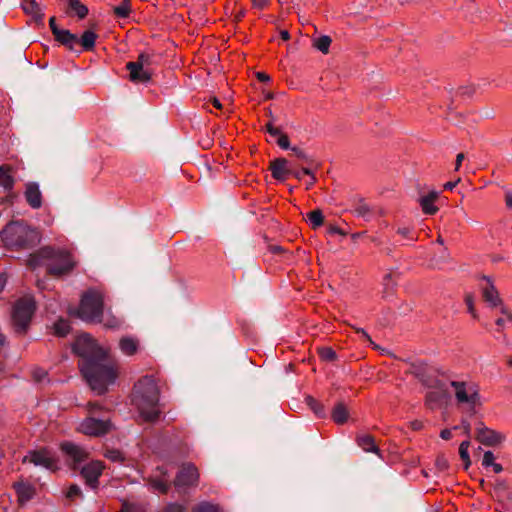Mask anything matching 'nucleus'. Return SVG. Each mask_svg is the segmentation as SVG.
I'll return each instance as SVG.
<instances>
[{
    "instance_id": "1",
    "label": "nucleus",
    "mask_w": 512,
    "mask_h": 512,
    "mask_svg": "<svg viewBox=\"0 0 512 512\" xmlns=\"http://www.w3.org/2000/svg\"><path fill=\"white\" fill-rule=\"evenodd\" d=\"M73 351L81 357L78 367L90 388L98 395L104 394L118 377L117 362L88 334L76 340Z\"/></svg>"
},
{
    "instance_id": "2",
    "label": "nucleus",
    "mask_w": 512,
    "mask_h": 512,
    "mask_svg": "<svg viewBox=\"0 0 512 512\" xmlns=\"http://www.w3.org/2000/svg\"><path fill=\"white\" fill-rule=\"evenodd\" d=\"M159 396L158 384L153 376L146 375L134 385L132 404L143 422L153 423L160 419L162 410L159 405Z\"/></svg>"
},
{
    "instance_id": "3",
    "label": "nucleus",
    "mask_w": 512,
    "mask_h": 512,
    "mask_svg": "<svg viewBox=\"0 0 512 512\" xmlns=\"http://www.w3.org/2000/svg\"><path fill=\"white\" fill-rule=\"evenodd\" d=\"M27 266L30 269L45 266L47 274L53 277H61L72 272L76 266V261L72 253L66 249L46 246L29 256Z\"/></svg>"
},
{
    "instance_id": "4",
    "label": "nucleus",
    "mask_w": 512,
    "mask_h": 512,
    "mask_svg": "<svg viewBox=\"0 0 512 512\" xmlns=\"http://www.w3.org/2000/svg\"><path fill=\"white\" fill-rule=\"evenodd\" d=\"M456 406L469 415H474L481 406L480 387L472 381H452Z\"/></svg>"
},
{
    "instance_id": "5",
    "label": "nucleus",
    "mask_w": 512,
    "mask_h": 512,
    "mask_svg": "<svg viewBox=\"0 0 512 512\" xmlns=\"http://www.w3.org/2000/svg\"><path fill=\"white\" fill-rule=\"evenodd\" d=\"M104 313V294L97 289H89L80 299L76 315L87 323H101Z\"/></svg>"
},
{
    "instance_id": "6",
    "label": "nucleus",
    "mask_w": 512,
    "mask_h": 512,
    "mask_svg": "<svg viewBox=\"0 0 512 512\" xmlns=\"http://www.w3.org/2000/svg\"><path fill=\"white\" fill-rule=\"evenodd\" d=\"M86 407L89 416L79 424L77 431L90 437H102L108 434L113 428L112 422L109 419L95 417L103 407L97 402H88Z\"/></svg>"
},
{
    "instance_id": "7",
    "label": "nucleus",
    "mask_w": 512,
    "mask_h": 512,
    "mask_svg": "<svg viewBox=\"0 0 512 512\" xmlns=\"http://www.w3.org/2000/svg\"><path fill=\"white\" fill-rule=\"evenodd\" d=\"M35 309L36 304L32 296L26 295L16 301L12 311V321L16 332L21 334L26 332Z\"/></svg>"
},
{
    "instance_id": "8",
    "label": "nucleus",
    "mask_w": 512,
    "mask_h": 512,
    "mask_svg": "<svg viewBox=\"0 0 512 512\" xmlns=\"http://www.w3.org/2000/svg\"><path fill=\"white\" fill-rule=\"evenodd\" d=\"M152 57L147 53H140L135 61L126 64L129 78L134 83H147L152 79L153 70L150 68Z\"/></svg>"
},
{
    "instance_id": "9",
    "label": "nucleus",
    "mask_w": 512,
    "mask_h": 512,
    "mask_svg": "<svg viewBox=\"0 0 512 512\" xmlns=\"http://www.w3.org/2000/svg\"><path fill=\"white\" fill-rule=\"evenodd\" d=\"M60 450L72 470H77L79 465L89 458V452L85 448L70 441L62 442Z\"/></svg>"
},
{
    "instance_id": "10",
    "label": "nucleus",
    "mask_w": 512,
    "mask_h": 512,
    "mask_svg": "<svg viewBox=\"0 0 512 512\" xmlns=\"http://www.w3.org/2000/svg\"><path fill=\"white\" fill-rule=\"evenodd\" d=\"M105 468L106 466L104 462L100 460H91L81 467L80 475L88 487L93 490H97L100 484L99 478L103 474Z\"/></svg>"
},
{
    "instance_id": "11",
    "label": "nucleus",
    "mask_w": 512,
    "mask_h": 512,
    "mask_svg": "<svg viewBox=\"0 0 512 512\" xmlns=\"http://www.w3.org/2000/svg\"><path fill=\"white\" fill-rule=\"evenodd\" d=\"M29 461L37 466H43L49 470L58 469V461L47 448L32 450L23 458V463Z\"/></svg>"
},
{
    "instance_id": "12",
    "label": "nucleus",
    "mask_w": 512,
    "mask_h": 512,
    "mask_svg": "<svg viewBox=\"0 0 512 512\" xmlns=\"http://www.w3.org/2000/svg\"><path fill=\"white\" fill-rule=\"evenodd\" d=\"M199 481V472L194 464H184L174 479L175 487L195 486Z\"/></svg>"
},
{
    "instance_id": "13",
    "label": "nucleus",
    "mask_w": 512,
    "mask_h": 512,
    "mask_svg": "<svg viewBox=\"0 0 512 512\" xmlns=\"http://www.w3.org/2000/svg\"><path fill=\"white\" fill-rule=\"evenodd\" d=\"M476 439L485 446H496L503 441L504 436L481 423L476 429Z\"/></svg>"
},
{
    "instance_id": "14",
    "label": "nucleus",
    "mask_w": 512,
    "mask_h": 512,
    "mask_svg": "<svg viewBox=\"0 0 512 512\" xmlns=\"http://www.w3.org/2000/svg\"><path fill=\"white\" fill-rule=\"evenodd\" d=\"M480 286L483 300L486 303H488L491 307H497L502 304L499 293L489 277L484 276Z\"/></svg>"
},
{
    "instance_id": "15",
    "label": "nucleus",
    "mask_w": 512,
    "mask_h": 512,
    "mask_svg": "<svg viewBox=\"0 0 512 512\" xmlns=\"http://www.w3.org/2000/svg\"><path fill=\"white\" fill-rule=\"evenodd\" d=\"M24 196L31 208L39 209L42 206V194L37 183L28 182L25 185Z\"/></svg>"
},
{
    "instance_id": "16",
    "label": "nucleus",
    "mask_w": 512,
    "mask_h": 512,
    "mask_svg": "<svg viewBox=\"0 0 512 512\" xmlns=\"http://www.w3.org/2000/svg\"><path fill=\"white\" fill-rule=\"evenodd\" d=\"M438 199L439 193L436 191H430L429 193L422 195L418 199L422 212L426 215H435L439 211V207L436 205Z\"/></svg>"
},
{
    "instance_id": "17",
    "label": "nucleus",
    "mask_w": 512,
    "mask_h": 512,
    "mask_svg": "<svg viewBox=\"0 0 512 512\" xmlns=\"http://www.w3.org/2000/svg\"><path fill=\"white\" fill-rule=\"evenodd\" d=\"M24 231L23 228L13 224H9L3 230V239L11 244L18 247L24 246V240L20 237V234Z\"/></svg>"
},
{
    "instance_id": "18",
    "label": "nucleus",
    "mask_w": 512,
    "mask_h": 512,
    "mask_svg": "<svg viewBox=\"0 0 512 512\" xmlns=\"http://www.w3.org/2000/svg\"><path fill=\"white\" fill-rule=\"evenodd\" d=\"M356 442L365 452H372L380 456V449L376 444L375 438L368 433L358 434Z\"/></svg>"
},
{
    "instance_id": "19",
    "label": "nucleus",
    "mask_w": 512,
    "mask_h": 512,
    "mask_svg": "<svg viewBox=\"0 0 512 512\" xmlns=\"http://www.w3.org/2000/svg\"><path fill=\"white\" fill-rule=\"evenodd\" d=\"M272 177L277 180H285L288 175L287 160L285 158H277L270 163L269 167Z\"/></svg>"
},
{
    "instance_id": "20",
    "label": "nucleus",
    "mask_w": 512,
    "mask_h": 512,
    "mask_svg": "<svg viewBox=\"0 0 512 512\" xmlns=\"http://www.w3.org/2000/svg\"><path fill=\"white\" fill-rule=\"evenodd\" d=\"M13 488L16 491L18 501L20 503H25V502L29 501L35 493V489L33 488L32 485H30L29 483L22 482V481L15 482L13 484Z\"/></svg>"
},
{
    "instance_id": "21",
    "label": "nucleus",
    "mask_w": 512,
    "mask_h": 512,
    "mask_svg": "<svg viewBox=\"0 0 512 512\" xmlns=\"http://www.w3.org/2000/svg\"><path fill=\"white\" fill-rule=\"evenodd\" d=\"M54 38L69 50H73L74 46L78 44V37L75 34H72L69 30L60 29L59 31H56Z\"/></svg>"
},
{
    "instance_id": "22",
    "label": "nucleus",
    "mask_w": 512,
    "mask_h": 512,
    "mask_svg": "<svg viewBox=\"0 0 512 512\" xmlns=\"http://www.w3.org/2000/svg\"><path fill=\"white\" fill-rule=\"evenodd\" d=\"M444 397L445 392L443 389L436 388L431 390L425 396V405L430 409H434L442 404Z\"/></svg>"
},
{
    "instance_id": "23",
    "label": "nucleus",
    "mask_w": 512,
    "mask_h": 512,
    "mask_svg": "<svg viewBox=\"0 0 512 512\" xmlns=\"http://www.w3.org/2000/svg\"><path fill=\"white\" fill-rule=\"evenodd\" d=\"M161 477H151L149 478V484L154 491H157L161 494H166L170 488V483L168 481V477L166 472L161 471Z\"/></svg>"
},
{
    "instance_id": "24",
    "label": "nucleus",
    "mask_w": 512,
    "mask_h": 512,
    "mask_svg": "<svg viewBox=\"0 0 512 512\" xmlns=\"http://www.w3.org/2000/svg\"><path fill=\"white\" fill-rule=\"evenodd\" d=\"M119 347L125 355L132 356L138 351L139 341L133 337H123L119 341Z\"/></svg>"
},
{
    "instance_id": "25",
    "label": "nucleus",
    "mask_w": 512,
    "mask_h": 512,
    "mask_svg": "<svg viewBox=\"0 0 512 512\" xmlns=\"http://www.w3.org/2000/svg\"><path fill=\"white\" fill-rule=\"evenodd\" d=\"M11 172L12 168L10 165L0 166V186H2L7 191L12 190L15 183Z\"/></svg>"
},
{
    "instance_id": "26",
    "label": "nucleus",
    "mask_w": 512,
    "mask_h": 512,
    "mask_svg": "<svg viewBox=\"0 0 512 512\" xmlns=\"http://www.w3.org/2000/svg\"><path fill=\"white\" fill-rule=\"evenodd\" d=\"M98 36L95 32L91 30H86L80 39H78V43L83 47L85 51H92L95 47V43Z\"/></svg>"
},
{
    "instance_id": "27",
    "label": "nucleus",
    "mask_w": 512,
    "mask_h": 512,
    "mask_svg": "<svg viewBox=\"0 0 512 512\" xmlns=\"http://www.w3.org/2000/svg\"><path fill=\"white\" fill-rule=\"evenodd\" d=\"M23 10L26 14L31 15L36 22H40L43 19V13L41 12V8L35 1L25 2L23 5Z\"/></svg>"
},
{
    "instance_id": "28",
    "label": "nucleus",
    "mask_w": 512,
    "mask_h": 512,
    "mask_svg": "<svg viewBox=\"0 0 512 512\" xmlns=\"http://www.w3.org/2000/svg\"><path fill=\"white\" fill-rule=\"evenodd\" d=\"M333 421L337 424H344L348 419V411L343 403H338L332 410Z\"/></svg>"
},
{
    "instance_id": "29",
    "label": "nucleus",
    "mask_w": 512,
    "mask_h": 512,
    "mask_svg": "<svg viewBox=\"0 0 512 512\" xmlns=\"http://www.w3.org/2000/svg\"><path fill=\"white\" fill-rule=\"evenodd\" d=\"M70 331V324L67 320L60 318L53 325V334L58 337H65Z\"/></svg>"
},
{
    "instance_id": "30",
    "label": "nucleus",
    "mask_w": 512,
    "mask_h": 512,
    "mask_svg": "<svg viewBox=\"0 0 512 512\" xmlns=\"http://www.w3.org/2000/svg\"><path fill=\"white\" fill-rule=\"evenodd\" d=\"M307 219L313 229L322 226L324 223V216L320 209H315L307 213Z\"/></svg>"
},
{
    "instance_id": "31",
    "label": "nucleus",
    "mask_w": 512,
    "mask_h": 512,
    "mask_svg": "<svg viewBox=\"0 0 512 512\" xmlns=\"http://www.w3.org/2000/svg\"><path fill=\"white\" fill-rule=\"evenodd\" d=\"M132 11L130 0H123L122 3L113 8L114 15L118 18L129 17Z\"/></svg>"
},
{
    "instance_id": "32",
    "label": "nucleus",
    "mask_w": 512,
    "mask_h": 512,
    "mask_svg": "<svg viewBox=\"0 0 512 512\" xmlns=\"http://www.w3.org/2000/svg\"><path fill=\"white\" fill-rule=\"evenodd\" d=\"M469 447H470L469 440L463 441L459 446V455H460L461 460L463 461L465 470H467L471 465V460H470V456H469V452H468Z\"/></svg>"
},
{
    "instance_id": "33",
    "label": "nucleus",
    "mask_w": 512,
    "mask_h": 512,
    "mask_svg": "<svg viewBox=\"0 0 512 512\" xmlns=\"http://www.w3.org/2000/svg\"><path fill=\"white\" fill-rule=\"evenodd\" d=\"M69 7L71 10L75 12V14L83 19L88 14V8L82 4L79 0H69Z\"/></svg>"
},
{
    "instance_id": "34",
    "label": "nucleus",
    "mask_w": 512,
    "mask_h": 512,
    "mask_svg": "<svg viewBox=\"0 0 512 512\" xmlns=\"http://www.w3.org/2000/svg\"><path fill=\"white\" fill-rule=\"evenodd\" d=\"M306 403L317 416H324V406L317 399L312 396H307Z\"/></svg>"
},
{
    "instance_id": "35",
    "label": "nucleus",
    "mask_w": 512,
    "mask_h": 512,
    "mask_svg": "<svg viewBox=\"0 0 512 512\" xmlns=\"http://www.w3.org/2000/svg\"><path fill=\"white\" fill-rule=\"evenodd\" d=\"M104 457L112 462L122 463L124 461L123 453L118 449L107 448L104 452Z\"/></svg>"
},
{
    "instance_id": "36",
    "label": "nucleus",
    "mask_w": 512,
    "mask_h": 512,
    "mask_svg": "<svg viewBox=\"0 0 512 512\" xmlns=\"http://www.w3.org/2000/svg\"><path fill=\"white\" fill-rule=\"evenodd\" d=\"M192 512H221V509L218 505L209 502H201L193 507Z\"/></svg>"
},
{
    "instance_id": "37",
    "label": "nucleus",
    "mask_w": 512,
    "mask_h": 512,
    "mask_svg": "<svg viewBox=\"0 0 512 512\" xmlns=\"http://www.w3.org/2000/svg\"><path fill=\"white\" fill-rule=\"evenodd\" d=\"M331 42H332V40L329 36H321L315 40L314 46L319 51L326 54L329 52V47L331 45Z\"/></svg>"
},
{
    "instance_id": "38",
    "label": "nucleus",
    "mask_w": 512,
    "mask_h": 512,
    "mask_svg": "<svg viewBox=\"0 0 512 512\" xmlns=\"http://www.w3.org/2000/svg\"><path fill=\"white\" fill-rule=\"evenodd\" d=\"M318 354L325 361H335L337 359L336 352L330 347H322L318 349Z\"/></svg>"
},
{
    "instance_id": "39",
    "label": "nucleus",
    "mask_w": 512,
    "mask_h": 512,
    "mask_svg": "<svg viewBox=\"0 0 512 512\" xmlns=\"http://www.w3.org/2000/svg\"><path fill=\"white\" fill-rule=\"evenodd\" d=\"M81 495H82V492H81L79 486L76 484L70 485L66 492V497L71 501H73L77 497H81Z\"/></svg>"
},
{
    "instance_id": "40",
    "label": "nucleus",
    "mask_w": 512,
    "mask_h": 512,
    "mask_svg": "<svg viewBox=\"0 0 512 512\" xmlns=\"http://www.w3.org/2000/svg\"><path fill=\"white\" fill-rule=\"evenodd\" d=\"M465 303H466V305H467V307H468V311H469V313L472 315V317H473L474 319H477V318H478V314H477V312H476V310H475V306H474V297H473V295H471V294H466V295H465Z\"/></svg>"
},
{
    "instance_id": "41",
    "label": "nucleus",
    "mask_w": 512,
    "mask_h": 512,
    "mask_svg": "<svg viewBox=\"0 0 512 512\" xmlns=\"http://www.w3.org/2000/svg\"><path fill=\"white\" fill-rule=\"evenodd\" d=\"M302 171L304 172L305 175L309 176V180L307 182V189H310L317 182L315 172L313 171V169L308 168V167H303Z\"/></svg>"
},
{
    "instance_id": "42",
    "label": "nucleus",
    "mask_w": 512,
    "mask_h": 512,
    "mask_svg": "<svg viewBox=\"0 0 512 512\" xmlns=\"http://www.w3.org/2000/svg\"><path fill=\"white\" fill-rule=\"evenodd\" d=\"M397 233L400 234L403 238L415 241L417 240V237L414 236V233L412 232L411 228L409 227H401L397 230Z\"/></svg>"
},
{
    "instance_id": "43",
    "label": "nucleus",
    "mask_w": 512,
    "mask_h": 512,
    "mask_svg": "<svg viewBox=\"0 0 512 512\" xmlns=\"http://www.w3.org/2000/svg\"><path fill=\"white\" fill-rule=\"evenodd\" d=\"M495 462V456L493 454V452L491 451H486L483 455V460H482V465L484 467H489V466H492Z\"/></svg>"
},
{
    "instance_id": "44",
    "label": "nucleus",
    "mask_w": 512,
    "mask_h": 512,
    "mask_svg": "<svg viewBox=\"0 0 512 512\" xmlns=\"http://www.w3.org/2000/svg\"><path fill=\"white\" fill-rule=\"evenodd\" d=\"M352 328L355 330L356 333L358 334H361L362 337L367 341L369 342L370 345L373 346L374 349L378 348V346L373 342V340L371 339V337L369 336V334L362 328H358V327H354L352 326Z\"/></svg>"
},
{
    "instance_id": "45",
    "label": "nucleus",
    "mask_w": 512,
    "mask_h": 512,
    "mask_svg": "<svg viewBox=\"0 0 512 512\" xmlns=\"http://www.w3.org/2000/svg\"><path fill=\"white\" fill-rule=\"evenodd\" d=\"M32 375L36 382H41L47 377V372L43 369L36 368L33 370Z\"/></svg>"
},
{
    "instance_id": "46",
    "label": "nucleus",
    "mask_w": 512,
    "mask_h": 512,
    "mask_svg": "<svg viewBox=\"0 0 512 512\" xmlns=\"http://www.w3.org/2000/svg\"><path fill=\"white\" fill-rule=\"evenodd\" d=\"M277 144L283 148V149H287L289 147V144H290V141H289V138L286 134H280L278 136V139H277Z\"/></svg>"
},
{
    "instance_id": "47",
    "label": "nucleus",
    "mask_w": 512,
    "mask_h": 512,
    "mask_svg": "<svg viewBox=\"0 0 512 512\" xmlns=\"http://www.w3.org/2000/svg\"><path fill=\"white\" fill-rule=\"evenodd\" d=\"M254 9L263 10L268 7L269 0H251Z\"/></svg>"
},
{
    "instance_id": "48",
    "label": "nucleus",
    "mask_w": 512,
    "mask_h": 512,
    "mask_svg": "<svg viewBox=\"0 0 512 512\" xmlns=\"http://www.w3.org/2000/svg\"><path fill=\"white\" fill-rule=\"evenodd\" d=\"M185 508L179 504H170L168 505L163 512H184Z\"/></svg>"
},
{
    "instance_id": "49",
    "label": "nucleus",
    "mask_w": 512,
    "mask_h": 512,
    "mask_svg": "<svg viewBox=\"0 0 512 512\" xmlns=\"http://www.w3.org/2000/svg\"><path fill=\"white\" fill-rule=\"evenodd\" d=\"M266 131L272 136H279L281 134L280 129L270 122L266 124Z\"/></svg>"
},
{
    "instance_id": "50",
    "label": "nucleus",
    "mask_w": 512,
    "mask_h": 512,
    "mask_svg": "<svg viewBox=\"0 0 512 512\" xmlns=\"http://www.w3.org/2000/svg\"><path fill=\"white\" fill-rule=\"evenodd\" d=\"M256 78L260 82H268L270 81V76L265 72H257Z\"/></svg>"
},
{
    "instance_id": "51",
    "label": "nucleus",
    "mask_w": 512,
    "mask_h": 512,
    "mask_svg": "<svg viewBox=\"0 0 512 512\" xmlns=\"http://www.w3.org/2000/svg\"><path fill=\"white\" fill-rule=\"evenodd\" d=\"M49 26L53 36L55 35L56 31L60 30V28H58V26L56 25V18L54 16L49 19Z\"/></svg>"
},
{
    "instance_id": "52",
    "label": "nucleus",
    "mask_w": 512,
    "mask_h": 512,
    "mask_svg": "<svg viewBox=\"0 0 512 512\" xmlns=\"http://www.w3.org/2000/svg\"><path fill=\"white\" fill-rule=\"evenodd\" d=\"M461 426H462L466 436L469 437L470 436V432H471V425H470V423L468 421H466V420H462Z\"/></svg>"
},
{
    "instance_id": "53",
    "label": "nucleus",
    "mask_w": 512,
    "mask_h": 512,
    "mask_svg": "<svg viewBox=\"0 0 512 512\" xmlns=\"http://www.w3.org/2000/svg\"><path fill=\"white\" fill-rule=\"evenodd\" d=\"M440 437L443 440H450L452 438V431L450 429H443L440 432Z\"/></svg>"
},
{
    "instance_id": "54",
    "label": "nucleus",
    "mask_w": 512,
    "mask_h": 512,
    "mask_svg": "<svg viewBox=\"0 0 512 512\" xmlns=\"http://www.w3.org/2000/svg\"><path fill=\"white\" fill-rule=\"evenodd\" d=\"M423 422L420 421V420H415L413 422H411V428L413 430H421L423 428Z\"/></svg>"
},
{
    "instance_id": "55",
    "label": "nucleus",
    "mask_w": 512,
    "mask_h": 512,
    "mask_svg": "<svg viewBox=\"0 0 512 512\" xmlns=\"http://www.w3.org/2000/svg\"><path fill=\"white\" fill-rule=\"evenodd\" d=\"M464 160V154L459 153L456 157V163H455V169L458 170L462 164V161Z\"/></svg>"
},
{
    "instance_id": "56",
    "label": "nucleus",
    "mask_w": 512,
    "mask_h": 512,
    "mask_svg": "<svg viewBox=\"0 0 512 512\" xmlns=\"http://www.w3.org/2000/svg\"><path fill=\"white\" fill-rule=\"evenodd\" d=\"M280 37L283 41H288L290 39V33L287 30L280 31Z\"/></svg>"
},
{
    "instance_id": "57",
    "label": "nucleus",
    "mask_w": 512,
    "mask_h": 512,
    "mask_svg": "<svg viewBox=\"0 0 512 512\" xmlns=\"http://www.w3.org/2000/svg\"><path fill=\"white\" fill-rule=\"evenodd\" d=\"M211 103H212V105H213V107H214V108H216V109H218V110H221V109H222V104H221V102H220L217 98H215V97H214V98L211 100Z\"/></svg>"
},
{
    "instance_id": "58",
    "label": "nucleus",
    "mask_w": 512,
    "mask_h": 512,
    "mask_svg": "<svg viewBox=\"0 0 512 512\" xmlns=\"http://www.w3.org/2000/svg\"><path fill=\"white\" fill-rule=\"evenodd\" d=\"M492 467H493V470H494V472H495V473H500V472H502V470H503L502 465H501V464H499V463H495V462H494V464L492 465Z\"/></svg>"
},
{
    "instance_id": "59",
    "label": "nucleus",
    "mask_w": 512,
    "mask_h": 512,
    "mask_svg": "<svg viewBox=\"0 0 512 512\" xmlns=\"http://www.w3.org/2000/svg\"><path fill=\"white\" fill-rule=\"evenodd\" d=\"M5 284H6V277L4 274L0 273V292L3 290Z\"/></svg>"
},
{
    "instance_id": "60",
    "label": "nucleus",
    "mask_w": 512,
    "mask_h": 512,
    "mask_svg": "<svg viewBox=\"0 0 512 512\" xmlns=\"http://www.w3.org/2000/svg\"><path fill=\"white\" fill-rule=\"evenodd\" d=\"M457 182H447L444 184L445 190H452L456 186Z\"/></svg>"
},
{
    "instance_id": "61",
    "label": "nucleus",
    "mask_w": 512,
    "mask_h": 512,
    "mask_svg": "<svg viewBox=\"0 0 512 512\" xmlns=\"http://www.w3.org/2000/svg\"><path fill=\"white\" fill-rule=\"evenodd\" d=\"M506 204L508 207L512 208V194L506 195Z\"/></svg>"
},
{
    "instance_id": "62",
    "label": "nucleus",
    "mask_w": 512,
    "mask_h": 512,
    "mask_svg": "<svg viewBox=\"0 0 512 512\" xmlns=\"http://www.w3.org/2000/svg\"><path fill=\"white\" fill-rule=\"evenodd\" d=\"M271 250H272L273 253H282L283 252V249L280 246H273L271 248Z\"/></svg>"
},
{
    "instance_id": "63",
    "label": "nucleus",
    "mask_w": 512,
    "mask_h": 512,
    "mask_svg": "<svg viewBox=\"0 0 512 512\" xmlns=\"http://www.w3.org/2000/svg\"><path fill=\"white\" fill-rule=\"evenodd\" d=\"M501 312L507 316L508 320L512 321V314L508 313L504 307H501Z\"/></svg>"
},
{
    "instance_id": "64",
    "label": "nucleus",
    "mask_w": 512,
    "mask_h": 512,
    "mask_svg": "<svg viewBox=\"0 0 512 512\" xmlns=\"http://www.w3.org/2000/svg\"><path fill=\"white\" fill-rule=\"evenodd\" d=\"M496 325H497L500 329H502V328H503V326H504V319H503V318H498V319L496 320Z\"/></svg>"
}]
</instances>
